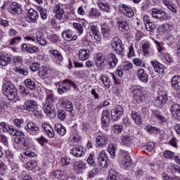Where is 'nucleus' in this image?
I'll return each mask as SVG.
<instances>
[{"label":"nucleus","mask_w":180,"mask_h":180,"mask_svg":"<svg viewBox=\"0 0 180 180\" xmlns=\"http://www.w3.org/2000/svg\"><path fill=\"white\" fill-rule=\"evenodd\" d=\"M96 143L101 148H103V147H106L109 144V138L105 135H98L96 137Z\"/></svg>","instance_id":"obj_11"},{"label":"nucleus","mask_w":180,"mask_h":180,"mask_svg":"<svg viewBox=\"0 0 180 180\" xmlns=\"http://www.w3.org/2000/svg\"><path fill=\"white\" fill-rule=\"evenodd\" d=\"M70 152L72 154V155L77 157V158H79V157H84V155H85L86 150L84 148V147L82 146H78L72 148Z\"/></svg>","instance_id":"obj_15"},{"label":"nucleus","mask_w":180,"mask_h":180,"mask_svg":"<svg viewBox=\"0 0 180 180\" xmlns=\"http://www.w3.org/2000/svg\"><path fill=\"white\" fill-rule=\"evenodd\" d=\"M62 36L63 39H65V40H66L67 41H72V40L75 41V40L78 39V37L77 35H72V34L71 33V30H64Z\"/></svg>","instance_id":"obj_19"},{"label":"nucleus","mask_w":180,"mask_h":180,"mask_svg":"<svg viewBox=\"0 0 180 180\" xmlns=\"http://www.w3.org/2000/svg\"><path fill=\"white\" fill-rule=\"evenodd\" d=\"M105 60L106 57L102 53H98L96 56V67H102L105 64Z\"/></svg>","instance_id":"obj_23"},{"label":"nucleus","mask_w":180,"mask_h":180,"mask_svg":"<svg viewBox=\"0 0 180 180\" xmlns=\"http://www.w3.org/2000/svg\"><path fill=\"white\" fill-rule=\"evenodd\" d=\"M145 26L148 32H153L155 29V25L153 23V22H148V24H145Z\"/></svg>","instance_id":"obj_57"},{"label":"nucleus","mask_w":180,"mask_h":180,"mask_svg":"<svg viewBox=\"0 0 180 180\" xmlns=\"http://www.w3.org/2000/svg\"><path fill=\"white\" fill-rule=\"evenodd\" d=\"M25 85L30 89H34L36 88V83L32 79H27L25 80Z\"/></svg>","instance_id":"obj_39"},{"label":"nucleus","mask_w":180,"mask_h":180,"mask_svg":"<svg viewBox=\"0 0 180 180\" xmlns=\"http://www.w3.org/2000/svg\"><path fill=\"white\" fill-rule=\"evenodd\" d=\"M101 32L103 37L104 39H111L112 36L110 35V28L106 24L101 25Z\"/></svg>","instance_id":"obj_26"},{"label":"nucleus","mask_w":180,"mask_h":180,"mask_svg":"<svg viewBox=\"0 0 180 180\" xmlns=\"http://www.w3.org/2000/svg\"><path fill=\"white\" fill-rule=\"evenodd\" d=\"M149 166L150 167L153 171H160V165L150 162L149 163Z\"/></svg>","instance_id":"obj_64"},{"label":"nucleus","mask_w":180,"mask_h":180,"mask_svg":"<svg viewBox=\"0 0 180 180\" xmlns=\"http://www.w3.org/2000/svg\"><path fill=\"white\" fill-rule=\"evenodd\" d=\"M23 123H25V121L22 119H15L14 120V124L16 127H22V126H23Z\"/></svg>","instance_id":"obj_63"},{"label":"nucleus","mask_w":180,"mask_h":180,"mask_svg":"<svg viewBox=\"0 0 180 180\" xmlns=\"http://www.w3.org/2000/svg\"><path fill=\"white\" fill-rule=\"evenodd\" d=\"M44 110L45 113L51 114L54 112V110H56V108H54V105H53V104L51 103H45L44 105Z\"/></svg>","instance_id":"obj_38"},{"label":"nucleus","mask_w":180,"mask_h":180,"mask_svg":"<svg viewBox=\"0 0 180 180\" xmlns=\"http://www.w3.org/2000/svg\"><path fill=\"white\" fill-rule=\"evenodd\" d=\"M117 24L119 25V30L121 32H127L129 29L130 28V26H129V24L127 22L124 21L123 20V18L119 17L117 18Z\"/></svg>","instance_id":"obj_18"},{"label":"nucleus","mask_w":180,"mask_h":180,"mask_svg":"<svg viewBox=\"0 0 180 180\" xmlns=\"http://www.w3.org/2000/svg\"><path fill=\"white\" fill-rule=\"evenodd\" d=\"M133 94V98L138 102V103H140L146 99V96L144 95V91L141 90V87L140 86H134L131 87Z\"/></svg>","instance_id":"obj_4"},{"label":"nucleus","mask_w":180,"mask_h":180,"mask_svg":"<svg viewBox=\"0 0 180 180\" xmlns=\"http://www.w3.org/2000/svg\"><path fill=\"white\" fill-rule=\"evenodd\" d=\"M133 68V63L129 61L124 62L122 70L123 71H129V70H131Z\"/></svg>","instance_id":"obj_52"},{"label":"nucleus","mask_w":180,"mask_h":180,"mask_svg":"<svg viewBox=\"0 0 180 180\" xmlns=\"http://www.w3.org/2000/svg\"><path fill=\"white\" fill-rule=\"evenodd\" d=\"M37 40L41 46H46V37H44V34L41 32H37L36 33Z\"/></svg>","instance_id":"obj_35"},{"label":"nucleus","mask_w":180,"mask_h":180,"mask_svg":"<svg viewBox=\"0 0 180 180\" xmlns=\"http://www.w3.org/2000/svg\"><path fill=\"white\" fill-rule=\"evenodd\" d=\"M59 103L61 108H63V109H65L68 112H72V110H74V106L72 105V103L64 98H61L59 100Z\"/></svg>","instance_id":"obj_13"},{"label":"nucleus","mask_w":180,"mask_h":180,"mask_svg":"<svg viewBox=\"0 0 180 180\" xmlns=\"http://www.w3.org/2000/svg\"><path fill=\"white\" fill-rule=\"evenodd\" d=\"M40 15H41V19H47V10L46 8H43L41 7H38L37 8Z\"/></svg>","instance_id":"obj_50"},{"label":"nucleus","mask_w":180,"mask_h":180,"mask_svg":"<svg viewBox=\"0 0 180 180\" xmlns=\"http://www.w3.org/2000/svg\"><path fill=\"white\" fill-rule=\"evenodd\" d=\"M158 101L159 102H160L161 105H162V103H167V101H168V97L165 94L160 95L158 97Z\"/></svg>","instance_id":"obj_59"},{"label":"nucleus","mask_w":180,"mask_h":180,"mask_svg":"<svg viewBox=\"0 0 180 180\" xmlns=\"http://www.w3.org/2000/svg\"><path fill=\"white\" fill-rule=\"evenodd\" d=\"M111 46L117 54H122V53H123V50L124 49V46H123V44H122V40L116 37L112 39Z\"/></svg>","instance_id":"obj_6"},{"label":"nucleus","mask_w":180,"mask_h":180,"mask_svg":"<svg viewBox=\"0 0 180 180\" xmlns=\"http://www.w3.org/2000/svg\"><path fill=\"white\" fill-rule=\"evenodd\" d=\"M3 94L11 98V99H15L18 96V90L15 86V84L11 82H6L2 86Z\"/></svg>","instance_id":"obj_2"},{"label":"nucleus","mask_w":180,"mask_h":180,"mask_svg":"<svg viewBox=\"0 0 180 180\" xmlns=\"http://www.w3.org/2000/svg\"><path fill=\"white\" fill-rule=\"evenodd\" d=\"M118 173L115 171V169H112L109 172L108 177L106 180H116L117 178Z\"/></svg>","instance_id":"obj_44"},{"label":"nucleus","mask_w":180,"mask_h":180,"mask_svg":"<svg viewBox=\"0 0 180 180\" xmlns=\"http://www.w3.org/2000/svg\"><path fill=\"white\" fill-rule=\"evenodd\" d=\"M46 103H54V94H51L47 95Z\"/></svg>","instance_id":"obj_61"},{"label":"nucleus","mask_w":180,"mask_h":180,"mask_svg":"<svg viewBox=\"0 0 180 180\" xmlns=\"http://www.w3.org/2000/svg\"><path fill=\"white\" fill-rule=\"evenodd\" d=\"M50 53L55 57V58H57L59 61H63V55L58 52L57 50H52L50 51Z\"/></svg>","instance_id":"obj_47"},{"label":"nucleus","mask_w":180,"mask_h":180,"mask_svg":"<svg viewBox=\"0 0 180 180\" xmlns=\"http://www.w3.org/2000/svg\"><path fill=\"white\" fill-rule=\"evenodd\" d=\"M11 63V58L6 57L4 56H0V65L5 67V65H8V63Z\"/></svg>","instance_id":"obj_41"},{"label":"nucleus","mask_w":180,"mask_h":180,"mask_svg":"<svg viewBox=\"0 0 180 180\" xmlns=\"http://www.w3.org/2000/svg\"><path fill=\"white\" fill-rule=\"evenodd\" d=\"M40 69V64L37 63H32L30 66V70L32 71V72H35V71H37Z\"/></svg>","instance_id":"obj_56"},{"label":"nucleus","mask_w":180,"mask_h":180,"mask_svg":"<svg viewBox=\"0 0 180 180\" xmlns=\"http://www.w3.org/2000/svg\"><path fill=\"white\" fill-rule=\"evenodd\" d=\"M114 131L115 133L119 134L122 133L123 131V126L119 125V124H115L113 126Z\"/></svg>","instance_id":"obj_62"},{"label":"nucleus","mask_w":180,"mask_h":180,"mask_svg":"<svg viewBox=\"0 0 180 180\" xmlns=\"http://www.w3.org/2000/svg\"><path fill=\"white\" fill-rule=\"evenodd\" d=\"M150 50V43L146 42L142 45V51L144 55L148 54Z\"/></svg>","instance_id":"obj_53"},{"label":"nucleus","mask_w":180,"mask_h":180,"mask_svg":"<svg viewBox=\"0 0 180 180\" xmlns=\"http://www.w3.org/2000/svg\"><path fill=\"white\" fill-rule=\"evenodd\" d=\"M101 15V13L98 11L96 8H91L89 12V16H91V18H94V16H96V18H98Z\"/></svg>","instance_id":"obj_55"},{"label":"nucleus","mask_w":180,"mask_h":180,"mask_svg":"<svg viewBox=\"0 0 180 180\" xmlns=\"http://www.w3.org/2000/svg\"><path fill=\"white\" fill-rule=\"evenodd\" d=\"M121 141L124 146H129V144H130V141H131V139L129 135H122L121 136Z\"/></svg>","instance_id":"obj_43"},{"label":"nucleus","mask_w":180,"mask_h":180,"mask_svg":"<svg viewBox=\"0 0 180 180\" xmlns=\"http://www.w3.org/2000/svg\"><path fill=\"white\" fill-rule=\"evenodd\" d=\"M71 86H72L74 89H77V88H78L74 82L70 79H66L63 81V86L58 89V91L59 94H64V92H67L68 89H70Z\"/></svg>","instance_id":"obj_5"},{"label":"nucleus","mask_w":180,"mask_h":180,"mask_svg":"<svg viewBox=\"0 0 180 180\" xmlns=\"http://www.w3.org/2000/svg\"><path fill=\"white\" fill-rule=\"evenodd\" d=\"M8 11L12 15H20L22 13V5L16 1H13L8 8Z\"/></svg>","instance_id":"obj_10"},{"label":"nucleus","mask_w":180,"mask_h":180,"mask_svg":"<svg viewBox=\"0 0 180 180\" xmlns=\"http://www.w3.org/2000/svg\"><path fill=\"white\" fill-rule=\"evenodd\" d=\"M53 176L56 178V179L60 180H65L67 179V174H65V172L62 170H56L53 172Z\"/></svg>","instance_id":"obj_33"},{"label":"nucleus","mask_w":180,"mask_h":180,"mask_svg":"<svg viewBox=\"0 0 180 180\" xmlns=\"http://www.w3.org/2000/svg\"><path fill=\"white\" fill-rule=\"evenodd\" d=\"M137 76L139 79H140V81H141L142 82H148V75L146 73L144 69H139L137 71Z\"/></svg>","instance_id":"obj_21"},{"label":"nucleus","mask_w":180,"mask_h":180,"mask_svg":"<svg viewBox=\"0 0 180 180\" xmlns=\"http://www.w3.org/2000/svg\"><path fill=\"white\" fill-rule=\"evenodd\" d=\"M122 164H124V165H125V167H130V165H131V164H133V162H132L131 158H130V156H127V158H124L122 159Z\"/></svg>","instance_id":"obj_51"},{"label":"nucleus","mask_w":180,"mask_h":180,"mask_svg":"<svg viewBox=\"0 0 180 180\" xmlns=\"http://www.w3.org/2000/svg\"><path fill=\"white\" fill-rule=\"evenodd\" d=\"M124 111L120 105H117L115 108L111 110V119L112 122H117L120 120V117L123 116Z\"/></svg>","instance_id":"obj_8"},{"label":"nucleus","mask_w":180,"mask_h":180,"mask_svg":"<svg viewBox=\"0 0 180 180\" xmlns=\"http://www.w3.org/2000/svg\"><path fill=\"white\" fill-rule=\"evenodd\" d=\"M47 68L43 66L40 68L39 71V77H44L45 75H47Z\"/></svg>","instance_id":"obj_60"},{"label":"nucleus","mask_w":180,"mask_h":180,"mask_svg":"<svg viewBox=\"0 0 180 180\" xmlns=\"http://www.w3.org/2000/svg\"><path fill=\"white\" fill-rule=\"evenodd\" d=\"M73 27L76 29L77 31H78V33H80V34L84 32V27H82V25L80 23L74 22Z\"/></svg>","instance_id":"obj_54"},{"label":"nucleus","mask_w":180,"mask_h":180,"mask_svg":"<svg viewBox=\"0 0 180 180\" xmlns=\"http://www.w3.org/2000/svg\"><path fill=\"white\" fill-rule=\"evenodd\" d=\"M8 133L12 136H16L14 139L15 143L16 144H22L24 148H30V145H29V141L27 139L24 138L22 136H25V133L22 131L17 130L15 129L14 126L10 125L8 126Z\"/></svg>","instance_id":"obj_1"},{"label":"nucleus","mask_w":180,"mask_h":180,"mask_svg":"<svg viewBox=\"0 0 180 180\" xmlns=\"http://www.w3.org/2000/svg\"><path fill=\"white\" fill-rule=\"evenodd\" d=\"M172 86L174 89L179 90L180 89V76L176 75L172 78L171 80Z\"/></svg>","instance_id":"obj_31"},{"label":"nucleus","mask_w":180,"mask_h":180,"mask_svg":"<svg viewBox=\"0 0 180 180\" xmlns=\"http://www.w3.org/2000/svg\"><path fill=\"white\" fill-rule=\"evenodd\" d=\"M172 116L176 119L180 117V105L178 103H173L170 108Z\"/></svg>","instance_id":"obj_25"},{"label":"nucleus","mask_w":180,"mask_h":180,"mask_svg":"<svg viewBox=\"0 0 180 180\" xmlns=\"http://www.w3.org/2000/svg\"><path fill=\"white\" fill-rule=\"evenodd\" d=\"M67 117V112L63 109H60L58 111V118L59 120H65V118Z\"/></svg>","instance_id":"obj_46"},{"label":"nucleus","mask_w":180,"mask_h":180,"mask_svg":"<svg viewBox=\"0 0 180 180\" xmlns=\"http://www.w3.org/2000/svg\"><path fill=\"white\" fill-rule=\"evenodd\" d=\"M82 44L84 47H91L92 46V41L89 40L88 35L83 39Z\"/></svg>","instance_id":"obj_49"},{"label":"nucleus","mask_w":180,"mask_h":180,"mask_svg":"<svg viewBox=\"0 0 180 180\" xmlns=\"http://www.w3.org/2000/svg\"><path fill=\"white\" fill-rule=\"evenodd\" d=\"M98 6L103 11V12H107L108 13H110L112 11L110 10V5L108 3H98Z\"/></svg>","instance_id":"obj_37"},{"label":"nucleus","mask_w":180,"mask_h":180,"mask_svg":"<svg viewBox=\"0 0 180 180\" xmlns=\"http://www.w3.org/2000/svg\"><path fill=\"white\" fill-rule=\"evenodd\" d=\"M131 116L136 124H140L141 123V115L139 112L132 111Z\"/></svg>","instance_id":"obj_36"},{"label":"nucleus","mask_w":180,"mask_h":180,"mask_svg":"<svg viewBox=\"0 0 180 180\" xmlns=\"http://www.w3.org/2000/svg\"><path fill=\"white\" fill-rule=\"evenodd\" d=\"M146 130L148 133H158V128L151 125H148L146 127Z\"/></svg>","instance_id":"obj_58"},{"label":"nucleus","mask_w":180,"mask_h":180,"mask_svg":"<svg viewBox=\"0 0 180 180\" xmlns=\"http://www.w3.org/2000/svg\"><path fill=\"white\" fill-rule=\"evenodd\" d=\"M119 9L124 15H126L127 18H133V16H134V11L126 4H120Z\"/></svg>","instance_id":"obj_16"},{"label":"nucleus","mask_w":180,"mask_h":180,"mask_svg":"<svg viewBox=\"0 0 180 180\" xmlns=\"http://www.w3.org/2000/svg\"><path fill=\"white\" fill-rule=\"evenodd\" d=\"M152 15L155 19L160 20V22L167 19V13L161 9L153 8Z\"/></svg>","instance_id":"obj_9"},{"label":"nucleus","mask_w":180,"mask_h":180,"mask_svg":"<svg viewBox=\"0 0 180 180\" xmlns=\"http://www.w3.org/2000/svg\"><path fill=\"white\" fill-rule=\"evenodd\" d=\"M13 62L15 67H19L20 65H22V63H23V58L22 56H15L13 58Z\"/></svg>","instance_id":"obj_45"},{"label":"nucleus","mask_w":180,"mask_h":180,"mask_svg":"<svg viewBox=\"0 0 180 180\" xmlns=\"http://www.w3.org/2000/svg\"><path fill=\"white\" fill-rule=\"evenodd\" d=\"M86 169V162L82 160L77 161L74 163V169L75 171H82Z\"/></svg>","instance_id":"obj_32"},{"label":"nucleus","mask_w":180,"mask_h":180,"mask_svg":"<svg viewBox=\"0 0 180 180\" xmlns=\"http://www.w3.org/2000/svg\"><path fill=\"white\" fill-rule=\"evenodd\" d=\"M39 19V13L33 8H30L27 13L26 20L29 23H34Z\"/></svg>","instance_id":"obj_12"},{"label":"nucleus","mask_w":180,"mask_h":180,"mask_svg":"<svg viewBox=\"0 0 180 180\" xmlns=\"http://www.w3.org/2000/svg\"><path fill=\"white\" fill-rule=\"evenodd\" d=\"M25 130L28 131V133H35L39 130V127L34 122H30L25 127Z\"/></svg>","instance_id":"obj_27"},{"label":"nucleus","mask_w":180,"mask_h":180,"mask_svg":"<svg viewBox=\"0 0 180 180\" xmlns=\"http://www.w3.org/2000/svg\"><path fill=\"white\" fill-rule=\"evenodd\" d=\"M108 152L110 154L112 158L116 156V146L113 144H110L108 148Z\"/></svg>","instance_id":"obj_42"},{"label":"nucleus","mask_w":180,"mask_h":180,"mask_svg":"<svg viewBox=\"0 0 180 180\" xmlns=\"http://www.w3.org/2000/svg\"><path fill=\"white\" fill-rule=\"evenodd\" d=\"M98 164L102 168H108L109 167V164H110V161L108 159V156L106 155V153L105 150H101L100 154L98 156Z\"/></svg>","instance_id":"obj_7"},{"label":"nucleus","mask_w":180,"mask_h":180,"mask_svg":"<svg viewBox=\"0 0 180 180\" xmlns=\"http://www.w3.org/2000/svg\"><path fill=\"white\" fill-rule=\"evenodd\" d=\"M21 49L23 51H27V53H30V54H33L39 51V47L36 46H28L26 44H22L21 45Z\"/></svg>","instance_id":"obj_20"},{"label":"nucleus","mask_w":180,"mask_h":180,"mask_svg":"<svg viewBox=\"0 0 180 180\" xmlns=\"http://www.w3.org/2000/svg\"><path fill=\"white\" fill-rule=\"evenodd\" d=\"M151 64L155 72H158L159 74H162L164 72V70L165 69V67H164V65L158 62H155L154 60L151 61Z\"/></svg>","instance_id":"obj_24"},{"label":"nucleus","mask_w":180,"mask_h":180,"mask_svg":"<svg viewBox=\"0 0 180 180\" xmlns=\"http://www.w3.org/2000/svg\"><path fill=\"white\" fill-rule=\"evenodd\" d=\"M54 129L58 134H59L60 136H65V133H67V129H65V127L63 125V124H56L54 126Z\"/></svg>","instance_id":"obj_28"},{"label":"nucleus","mask_w":180,"mask_h":180,"mask_svg":"<svg viewBox=\"0 0 180 180\" xmlns=\"http://www.w3.org/2000/svg\"><path fill=\"white\" fill-rule=\"evenodd\" d=\"M110 114L109 111L105 110L102 113L101 124L103 127H108L110 124Z\"/></svg>","instance_id":"obj_17"},{"label":"nucleus","mask_w":180,"mask_h":180,"mask_svg":"<svg viewBox=\"0 0 180 180\" xmlns=\"http://www.w3.org/2000/svg\"><path fill=\"white\" fill-rule=\"evenodd\" d=\"M37 103L36 101L32 100H28L27 102L25 103L23 108L25 110H28L29 112H31L34 116H36V117H40L41 112H39L37 110Z\"/></svg>","instance_id":"obj_3"},{"label":"nucleus","mask_w":180,"mask_h":180,"mask_svg":"<svg viewBox=\"0 0 180 180\" xmlns=\"http://www.w3.org/2000/svg\"><path fill=\"white\" fill-rule=\"evenodd\" d=\"M89 50L88 49H80L79 51V58L82 60V61H85V60H88L89 58Z\"/></svg>","instance_id":"obj_29"},{"label":"nucleus","mask_w":180,"mask_h":180,"mask_svg":"<svg viewBox=\"0 0 180 180\" xmlns=\"http://www.w3.org/2000/svg\"><path fill=\"white\" fill-rule=\"evenodd\" d=\"M118 61L119 60H117L116 55H115L114 53H110L108 64H109L110 67H111V68H115V67H116V64H117Z\"/></svg>","instance_id":"obj_34"},{"label":"nucleus","mask_w":180,"mask_h":180,"mask_svg":"<svg viewBox=\"0 0 180 180\" xmlns=\"http://www.w3.org/2000/svg\"><path fill=\"white\" fill-rule=\"evenodd\" d=\"M41 127L44 129L45 133H46L50 139H53V137H54V129H53V127H51L50 124L44 123L42 124Z\"/></svg>","instance_id":"obj_22"},{"label":"nucleus","mask_w":180,"mask_h":180,"mask_svg":"<svg viewBox=\"0 0 180 180\" xmlns=\"http://www.w3.org/2000/svg\"><path fill=\"white\" fill-rule=\"evenodd\" d=\"M81 136L78 134H74L70 137V143L71 146H78L81 141Z\"/></svg>","instance_id":"obj_30"},{"label":"nucleus","mask_w":180,"mask_h":180,"mask_svg":"<svg viewBox=\"0 0 180 180\" xmlns=\"http://www.w3.org/2000/svg\"><path fill=\"white\" fill-rule=\"evenodd\" d=\"M54 12H56V18L59 19V20H67L68 19V15L64 13V10L59 5L55 6Z\"/></svg>","instance_id":"obj_14"},{"label":"nucleus","mask_w":180,"mask_h":180,"mask_svg":"<svg viewBox=\"0 0 180 180\" xmlns=\"http://www.w3.org/2000/svg\"><path fill=\"white\" fill-rule=\"evenodd\" d=\"M98 174H99V169H98V167H94L93 169L89 172V178H95Z\"/></svg>","instance_id":"obj_48"},{"label":"nucleus","mask_w":180,"mask_h":180,"mask_svg":"<svg viewBox=\"0 0 180 180\" xmlns=\"http://www.w3.org/2000/svg\"><path fill=\"white\" fill-rule=\"evenodd\" d=\"M100 79H101L103 85L105 88H110V79L106 75H101Z\"/></svg>","instance_id":"obj_40"}]
</instances>
